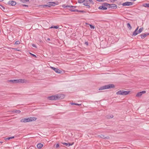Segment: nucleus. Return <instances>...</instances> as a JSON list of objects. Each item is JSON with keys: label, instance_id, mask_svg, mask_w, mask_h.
<instances>
[{"label": "nucleus", "instance_id": "f3484780", "mask_svg": "<svg viewBox=\"0 0 149 149\" xmlns=\"http://www.w3.org/2000/svg\"><path fill=\"white\" fill-rule=\"evenodd\" d=\"M102 4L104 6L106 7H109V5H110V4L106 3H102Z\"/></svg>", "mask_w": 149, "mask_h": 149}, {"label": "nucleus", "instance_id": "9b49d317", "mask_svg": "<svg viewBox=\"0 0 149 149\" xmlns=\"http://www.w3.org/2000/svg\"><path fill=\"white\" fill-rule=\"evenodd\" d=\"M62 144L64 145H65L69 147L70 146L74 144V143H62Z\"/></svg>", "mask_w": 149, "mask_h": 149}, {"label": "nucleus", "instance_id": "bb28decb", "mask_svg": "<svg viewBox=\"0 0 149 149\" xmlns=\"http://www.w3.org/2000/svg\"><path fill=\"white\" fill-rule=\"evenodd\" d=\"M14 112L16 113H19L21 112V111L19 110H16L14 111Z\"/></svg>", "mask_w": 149, "mask_h": 149}, {"label": "nucleus", "instance_id": "20e7f679", "mask_svg": "<svg viewBox=\"0 0 149 149\" xmlns=\"http://www.w3.org/2000/svg\"><path fill=\"white\" fill-rule=\"evenodd\" d=\"M130 92L129 91L120 90L116 93L117 95H126L128 94Z\"/></svg>", "mask_w": 149, "mask_h": 149}, {"label": "nucleus", "instance_id": "393cba45", "mask_svg": "<svg viewBox=\"0 0 149 149\" xmlns=\"http://www.w3.org/2000/svg\"><path fill=\"white\" fill-rule=\"evenodd\" d=\"M89 25L90 26V28L91 29H94L95 27L94 26H93L91 24H89Z\"/></svg>", "mask_w": 149, "mask_h": 149}, {"label": "nucleus", "instance_id": "c85d7f7f", "mask_svg": "<svg viewBox=\"0 0 149 149\" xmlns=\"http://www.w3.org/2000/svg\"><path fill=\"white\" fill-rule=\"evenodd\" d=\"M20 42L19 41H17L15 42V44L18 45L20 44Z\"/></svg>", "mask_w": 149, "mask_h": 149}, {"label": "nucleus", "instance_id": "1a4fd4ad", "mask_svg": "<svg viewBox=\"0 0 149 149\" xmlns=\"http://www.w3.org/2000/svg\"><path fill=\"white\" fill-rule=\"evenodd\" d=\"M117 6L115 4H110L109 7H108V8H111V9H116L117 8Z\"/></svg>", "mask_w": 149, "mask_h": 149}, {"label": "nucleus", "instance_id": "49530a36", "mask_svg": "<svg viewBox=\"0 0 149 149\" xmlns=\"http://www.w3.org/2000/svg\"><path fill=\"white\" fill-rule=\"evenodd\" d=\"M101 2H103L104 1H107V0H101Z\"/></svg>", "mask_w": 149, "mask_h": 149}, {"label": "nucleus", "instance_id": "ea45409f", "mask_svg": "<svg viewBox=\"0 0 149 149\" xmlns=\"http://www.w3.org/2000/svg\"><path fill=\"white\" fill-rule=\"evenodd\" d=\"M85 44L87 46L88 45V43L87 42H85Z\"/></svg>", "mask_w": 149, "mask_h": 149}, {"label": "nucleus", "instance_id": "f257e3e1", "mask_svg": "<svg viewBox=\"0 0 149 149\" xmlns=\"http://www.w3.org/2000/svg\"><path fill=\"white\" fill-rule=\"evenodd\" d=\"M36 118L35 117H30L26 118H24L20 120L21 122L26 123L36 120Z\"/></svg>", "mask_w": 149, "mask_h": 149}, {"label": "nucleus", "instance_id": "ddd939ff", "mask_svg": "<svg viewBox=\"0 0 149 149\" xmlns=\"http://www.w3.org/2000/svg\"><path fill=\"white\" fill-rule=\"evenodd\" d=\"M149 35V33H145L141 35V37L142 39L144 38L147 35Z\"/></svg>", "mask_w": 149, "mask_h": 149}, {"label": "nucleus", "instance_id": "a211bd4d", "mask_svg": "<svg viewBox=\"0 0 149 149\" xmlns=\"http://www.w3.org/2000/svg\"><path fill=\"white\" fill-rule=\"evenodd\" d=\"M143 6L145 7L149 8V3H144L143 4Z\"/></svg>", "mask_w": 149, "mask_h": 149}, {"label": "nucleus", "instance_id": "6e6552de", "mask_svg": "<svg viewBox=\"0 0 149 149\" xmlns=\"http://www.w3.org/2000/svg\"><path fill=\"white\" fill-rule=\"evenodd\" d=\"M51 68L54 70L56 73H60L61 72V70L57 68H54L52 67H51Z\"/></svg>", "mask_w": 149, "mask_h": 149}, {"label": "nucleus", "instance_id": "864d4df0", "mask_svg": "<svg viewBox=\"0 0 149 149\" xmlns=\"http://www.w3.org/2000/svg\"><path fill=\"white\" fill-rule=\"evenodd\" d=\"M3 0H0V1H3Z\"/></svg>", "mask_w": 149, "mask_h": 149}, {"label": "nucleus", "instance_id": "2eb2a0df", "mask_svg": "<svg viewBox=\"0 0 149 149\" xmlns=\"http://www.w3.org/2000/svg\"><path fill=\"white\" fill-rule=\"evenodd\" d=\"M88 0H84V2L83 4L84 6H87L89 4V2L88 1Z\"/></svg>", "mask_w": 149, "mask_h": 149}, {"label": "nucleus", "instance_id": "cd10ccee", "mask_svg": "<svg viewBox=\"0 0 149 149\" xmlns=\"http://www.w3.org/2000/svg\"><path fill=\"white\" fill-rule=\"evenodd\" d=\"M143 31V29L141 28H140L139 31H138V33H141Z\"/></svg>", "mask_w": 149, "mask_h": 149}, {"label": "nucleus", "instance_id": "0eeeda50", "mask_svg": "<svg viewBox=\"0 0 149 149\" xmlns=\"http://www.w3.org/2000/svg\"><path fill=\"white\" fill-rule=\"evenodd\" d=\"M146 93V91H142L139 92H138L137 93L136 96L137 97H140L143 94L145 93Z\"/></svg>", "mask_w": 149, "mask_h": 149}, {"label": "nucleus", "instance_id": "a18cd8bd", "mask_svg": "<svg viewBox=\"0 0 149 149\" xmlns=\"http://www.w3.org/2000/svg\"><path fill=\"white\" fill-rule=\"evenodd\" d=\"M96 0L99 2H101V1H102L101 0Z\"/></svg>", "mask_w": 149, "mask_h": 149}, {"label": "nucleus", "instance_id": "7ed1b4c3", "mask_svg": "<svg viewBox=\"0 0 149 149\" xmlns=\"http://www.w3.org/2000/svg\"><path fill=\"white\" fill-rule=\"evenodd\" d=\"M61 97V95L60 94L56 95H53L48 97V99L50 100H57L59 99Z\"/></svg>", "mask_w": 149, "mask_h": 149}, {"label": "nucleus", "instance_id": "2f4dec72", "mask_svg": "<svg viewBox=\"0 0 149 149\" xmlns=\"http://www.w3.org/2000/svg\"><path fill=\"white\" fill-rule=\"evenodd\" d=\"M113 117V116L111 115L110 116H108L107 117L108 118H112Z\"/></svg>", "mask_w": 149, "mask_h": 149}, {"label": "nucleus", "instance_id": "f03ea898", "mask_svg": "<svg viewBox=\"0 0 149 149\" xmlns=\"http://www.w3.org/2000/svg\"><path fill=\"white\" fill-rule=\"evenodd\" d=\"M114 87L115 86L114 85V84H109L101 87L99 88V90H102L111 88Z\"/></svg>", "mask_w": 149, "mask_h": 149}, {"label": "nucleus", "instance_id": "f8f14e48", "mask_svg": "<svg viewBox=\"0 0 149 149\" xmlns=\"http://www.w3.org/2000/svg\"><path fill=\"white\" fill-rule=\"evenodd\" d=\"M98 9L100 10H106L107 9V8L104 6L102 4L101 6L99 7Z\"/></svg>", "mask_w": 149, "mask_h": 149}, {"label": "nucleus", "instance_id": "b1692460", "mask_svg": "<svg viewBox=\"0 0 149 149\" xmlns=\"http://www.w3.org/2000/svg\"><path fill=\"white\" fill-rule=\"evenodd\" d=\"M59 26H52L50 27V28H54L56 29H57L58 28Z\"/></svg>", "mask_w": 149, "mask_h": 149}, {"label": "nucleus", "instance_id": "5701e85b", "mask_svg": "<svg viewBox=\"0 0 149 149\" xmlns=\"http://www.w3.org/2000/svg\"><path fill=\"white\" fill-rule=\"evenodd\" d=\"M14 136H11V137H10L5 138V140H8L10 139H14Z\"/></svg>", "mask_w": 149, "mask_h": 149}, {"label": "nucleus", "instance_id": "3c124183", "mask_svg": "<svg viewBox=\"0 0 149 149\" xmlns=\"http://www.w3.org/2000/svg\"><path fill=\"white\" fill-rule=\"evenodd\" d=\"M47 40H50V39H49V38H48L47 39Z\"/></svg>", "mask_w": 149, "mask_h": 149}, {"label": "nucleus", "instance_id": "c9c22d12", "mask_svg": "<svg viewBox=\"0 0 149 149\" xmlns=\"http://www.w3.org/2000/svg\"><path fill=\"white\" fill-rule=\"evenodd\" d=\"M79 12L83 13H85V12L83 10H79Z\"/></svg>", "mask_w": 149, "mask_h": 149}, {"label": "nucleus", "instance_id": "c756f323", "mask_svg": "<svg viewBox=\"0 0 149 149\" xmlns=\"http://www.w3.org/2000/svg\"><path fill=\"white\" fill-rule=\"evenodd\" d=\"M14 80H15V79L10 80H9V81L10 82H12L13 83H15V81H14Z\"/></svg>", "mask_w": 149, "mask_h": 149}, {"label": "nucleus", "instance_id": "6ab92c4d", "mask_svg": "<svg viewBox=\"0 0 149 149\" xmlns=\"http://www.w3.org/2000/svg\"><path fill=\"white\" fill-rule=\"evenodd\" d=\"M138 34V31H134L133 32L132 35V36H134Z\"/></svg>", "mask_w": 149, "mask_h": 149}, {"label": "nucleus", "instance_id": "37998d69", "mask_svg": "<svg viewBox=\"0 0 149 149\" xmlns=\"http://www.w3.org/2000/svg\"><path fill=\"white\" fill-rule=\"evenodd\" d=\"M138 27L135 30V31H138Z\"/></svg>", "mask_w": 149, "mask_h": 149}, {"label": "nucleus", "instance_id": "c03bdc74", "mask_svg": "<svg viewBox=\"0 0 149 149\" xmlns=\"http://www.w3.org/2000/svg\"><path fill=\"white\" fill-rule=\"evenodd\" d=\"M75 12H79V10H77V9H75Z\"/></svg>", "mask_w": 149, "mask_h": 149}, {"label": "nucleus", "instance_id": "aec40b11", "mask_svg": "<svg viewBox=\"0 0 149 149\" xmlns=\"http://www.w3.org/2000/svg\"><path fill=\"white\" fill-rule=\"evenodd\" d=\"M100 136V138H103V139L106 138L107 139H108L109 138V137L107 136V137H106L104 135H101L100 136Z\"/></svg>", "mask_w": 149, "mask_h": 149}, {"label": "nucleus", "instance_id": "dca6fc26", "mask_svg": "<svg viewBox=\"0 0 149 149\" xmlns=\"http://www.w3.org/2000/svg\"><path fill=\"white\" fill-rule=\"evenodd\" d=\"M48 4L50 6H55L56 4L55 2H49Z\"/></svg>", "mask_w": 149, "mask_h": 149}, {"label": "nucleus", "instance_id": "e433bc0d", "mask_svg": "<svg viewBox=\"0 0 149 149\" xmlns=\"http://www.w3.org/2000/svg\"><path fill=\"white\" fill-rule=\"evenodd\" d=\"M89 2H90L91 3L93 2V1L92 0H88Z\"/></svg>", "mask_w": 149, "mask_h": 149}, {"label": "nucleus", "instance_id": "72a5a7b5", "mask_svg": "<svg viewBox=\"0 0 149 149\" xmlns=\"http://www.w3.org/2000/svg\"><path fill=\"white\" fill-rule=\"evenodd\" d=\"M59 146V145L58 143H57V144H56V146H55V147L56 148H58Z\"/></svg>", "mask_w": 149, "mask_h": 149}, {"label": "nucleus", "instance_id": "4c0bfd02", "mask_svg": "<svg viewBox=\"0 0 149 149\" xmlns=\"http://www.w3.org/2000/svg\"><path fill=\"white\" fill-rule=\"evenodd\" d=\"M71 104L72 105H77V104H76V103H71Z\"/></svg>", "mask_w": 149, "mask_h": 149}, {"label": "nucleus", "instance_id": "473e14b6", "mask_svg": "<svg viewBox=\"0 0 149 149\" xmlns=\"http://www.w3.org/2000/svg\"><path fill=\"white\" fill-rule=\"evenodd\" d=\"M32 47H34L37 48V46H36V45L34 44H32Z\"/></svg>", "mask_w": 149, "mask_h": 149}, {"label": "nucleus", "instance_id": "4be33fe9", "mask_svg": "<svg viewBox=\"0 0 149 149\" xmlns=\"http://www.w3.org/2000/svg\"><path fill=\"white\" fill-rule=\"evenodd\" d=\"M65 7H68L70 8H75L76 7V6H72L71 5H67Z\"/></svg>", "mask_w": 149, "mask_h": 149}, {"label": "nucleus", "instance_id": "423d86ee", "mask_svg": "<svg viewBox=\"0 0 149 149\" xmlns=\"http://www.w3.org/2000/svg\"><path fill=\"white\" fill-rule=\"evenodd\" d=\"M15 83H24L25 82V80L24 79H15Z\"/></svg>", "mask_w": 149, "mask_h": 149}, {"label": "nucleus", "instance_id": "f704fd0d", "mask_svg": "<svg viewBox=\"0 0 149 149\" xmlns=\"http://www.w3.org/2000/svg\"><path fill=\"white\" fill-rule=\"evenodd\" d=\"M1 6L2 7V10L4 11L3 10H5V8H4V7H3V6L2 5H1Z\"/></svg>", "mask_w": 149, "mask_h": 149}, {"label": "nucleus", "instance_id": "5fc2aeb1", "mask_svg": "<svg viewBox=\"0 0 149 149\" xmlns=\"http://www.w3.org/2000/svg\"><path fill=\"white\" fill-rule=\"evenodd\" d=\"M45 6H48V5H45Z\"/></svg>", "mask_w": 149, "mask_h": 149}, {"label": "nucleus", "instance_id": "79ce46f5", "mask_svg": "<svg viewBox=\"0 0 149 149\" xmlns=\"http://www.w3.org/2000/svg\"><path fill=\"white\" fill-rule=\"evenodd\" d=\"M70 10L72 12H75V9H74V10L72 9V10Z\"/></svg>", "mask_w": 149, "mask_h": 149}, {"label": "nucleus", "instance_id": "de8ad7c7", "mask_svg": "<svg viewBox=\"0 0 149 149\" xmlns=\"http://www.w3.org/2000/svg\"><path fill=\"white\" fill-rule=\"evenodd\" d=\"M66 6H65V5H63V7H65Z\"/></svg>", "mask_w": 149, "mask_h": 149}, {"label": "nucleus", "instance_id": "603ef678", "mask_svg": "<svg viewBox=\"0 0 149 149\" xmlns=\"http://www.w3.org/2000/svg\"><path fill=\"white\" fill-rule=\"evenodd\" d=\"M0 143H3V141H0Z\"/></svg>", "mask_w": 149, "mask_h": 149}, {"label": "nucleus", "instance_id": "9d476101", "mask_svg": "<svg viewBox=\"0 0 149 149\" xmlns=\"http://www.w3.org/2000/svg\"><path fill=\"white\" fill-rule=\"evenodd\" d=\"M8 4L11 6H14L16 4V2L13 1H10L8 3Z\"/></svg>", "mask_w": 149, "mask_h": 149}, {"label": "nucleus", "instance_id": "a19ab883", "mask_svg": "<svg viewBox=\"0 0 149 149\" xmlns=\"http://www.w3.org/2000/svg\"><path fill=\"white\" fill-rule=\"evenodd\" d=\"M86 6H87V8H89L90 7V6L89 5H87Z\"/></svg>", "mask_w": 149, "mask_h": 149}, {"label": "nucleus", "instance_id": "412c9836", "mask_svg": "<svg viewBox=\"0 0 149 149\" xmlns=\"http://www.w3.org/2000/svg\"><path fill=\"white\" fill-rule=\"evenodd\" d=\"M127 28L128 29H129L130 30H131L132 29V26H131L130 24L129 23H128L127 24Z\"/></svg>", "mask_w": 149, "mask_h": 149}, {"label": "nucleus", "instance_id": "a878e982", "mask_svg": "<svg viewBox=\"0 0 149 149\" xmlns=\"http://www.w3.org/2000/svg\"><path fill=\"white\" fill-rule=\"evenodd\" d=\"M84 0H78V2L79 3H84Z\"/></svg>", "mask_w": 149, "mask_h": 149}, {"label": "nucleus", "instance_id": "4468645a", "mask_svg": "<svg viewBox=\"0 0 149 149\" xmlns=\"http://www.w3.org/2000/svg\"><path fill=\"white\" fill-rule=\"evenodd\" d=\"M43 146V145L40 143L38 144L37 145V147L38 149H40Z\"/></svg>", "mask_w": 149, "mask_h": 149}, {"label": "nucleus", "instance_id": "09e8293b", "mask_svg": "<svg viewBox=\"0 0 149 149\" xmlns=\"http://www.w3.org/2000/svg\"><path fill=\"white\" fill-rule=\"evenodd\" d=\"M76 104H77V105H78L79 106H80V105H81V104H77V103H76Z\"/></svg>", "mask_w": 149, "mask_h": 149}, {"label": "nucleus", "instance_id": "7c9ffc66", "mask_svg": "<svg viewBox=\"0 0 149 149\" xmlns=\"http://www.w3.org/2000/svg\"><path fill=\"white\" fill-rule=\"evenodd\" d=\"M30 54L32 55V56H33L34 57V58H36V55L34 54H33L31 53H30Z\"/></svg>", "mask_w": 149, "mask_h": 149}, {"label": "nucleus", "instance_id": "58836bf2", "mask_svg": "<svg viewBox=\"0 0 149 149\" xmlns=\"http://www.w3.org/2000/svg\"><path fill=\"white\" fill-rule=\"evenodd\" d=\"M12 49H13L15 50H16L18 51H19V50H17V49H16V48H12Z\"/></svg>", "mask_w": 149, "mask_h": 149}, {"label": "nucleus", "instance_id": "8fccbe9b", "mask_svg": "<svg viewBox=\"0 0 149 149\" xmlns=\"http://www.w3.org/2000/svg\"><path fill=\"white\" fill-rule=\"evenodd\" d=\"M24 6H26V7H28V6L27 5H24Z\"/></svg>", "mask_w": 149, "mask_h": 149}, {"label": "nucleus", "instance_id": "39448f33", "mask_svg": "<svg viewBox=\"0 0 149 149\" xmlns=\"http://www.w3.org/2000/svg\"><path fill=\"white\" fill-rule=\"evenodd\" d=\"M133 4V3L131 2L127 1L122 4V5L124 6H129Z\"/></svg>", "mask_w": 149, "mask_h": 149}]
</instances>
